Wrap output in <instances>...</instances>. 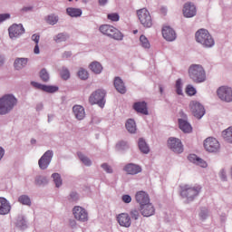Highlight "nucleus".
Wrapping results in <instances>:
<instances>
[{
  "mask_svg": "<svg viewBox=\"0 0 232 232\" xmlns=\"http://www.w3.org/2000/svg\"><path fill=\"white\" fill-rule=\"evenodd\" d=\"M17 106V98L14 94H5L0 98V115H6Z\"/></svg>",
  "mask_w": 232,
  "mask_h": 232,
  "instance_id": "1",
  "label": "nucleus"
},
{
  "mask_svg": "<svg viewBox=\"0 0 232 232\" xmlns=\"http://www.w3.org/2000/svg\"><path fill=\"white\" fill-rule=\"evenodd\" d=\"M180 197H182V198H187L188 202H193V200H195V198H197V197H198L202 187H200V185H196L194 187H191L189 185H183L180 186Z\"/></svg>",
  "mask_w": 232,
  "mask_h": 232,
  "instance_id": "2",
  "label": "nucleus"
},
{
  "mask_svg": "<svg viewBox=\"0 0 232 232\" xmlns=\"http://www.w3.org/2000/svg\"><path fill=\"white\" fill-rule=\"evenodd\" d=\"M188 76L193 82L199 84L206 81V71L200 64H192L188 68Z\"/></svg>",
  "mask_w": 232,
  "mask_h": 232,
  "instance_id": "3",
  "label": "nucleus"
},
{
  "mask_svg": "<svg viewBox=\"0 0 232 232\" xmlns=\"http://www.w3.org/2000/svg\"><path fill=\"white\" fill-rule=\"evenodd\" d=\"M196 41L205 48H211L215 46V40L213 39V36H211L209 32L206 29H199L196 32Z\"/></svg>",
  "mask_w": 232,
  "mask_h": 232,
  "instance_id": "4",
  "label": "nucleus"
},
{
  "mask_svg": "<svg viewBox=\"0 0 232 232\" xmlns=\"http://www.w3.org/2000/svg\"><path fill=\"white\" fill-rule=\"evenodd\" d=\"M101 34L107 35L114 41H122L124 39V34H122L119 29L115 28L113 25L102 24L99 28Z\"/></svg>",
  "mask_w": 232,
  "mask_h": 232,
  "instance_id": "5",
  "label": "nucleus"
},
{
  "mask_svg": "<svg viewBox=\"0 0 232 232\" xmlns=\"http://www.w3.org/2000/svg\"><path fill=\"white\" fill-rule=\"evenodd\" d=\"M105 97L106 91L98 89L90 95L89 102L92 105L97 104L100 106V108H104V105L106 104Z\"/></svg>",
  "mask_w": 232,
  "mask_h": 232,
  "instance_id": "6",
  "label": "nucleus"
},
{
  "mask_svg": "<svg viewBox=\"0 0 232 232\" xmlns=\"http://www.w3.org/2000/svg\"><path fill=\"white\" fill-rule=\"evenodd\" d=\"M137 15L140 24H142L144 28H151V26H153V20L151 19V14L148 9L142 8L138 10Z\"/></svg>",
  "mask_w": 232,
  "mask_h": 232,
  "instance_id": "7",
  "label": "nucleus"
},
{
  "mask_svg": "<svg viewBox=\"0 0 232 232\" xmlns=\"http://www.w3.org/2000/svg\"><path fill=\"white\" fill-rule=\"evenodd\" d=\"M204 148L208 153H217V151H220V143L217 139L208 137L204 140Z\"/></svg>",
  "mask_w": 232,
  "mask_h": 232,
  "instance_id": "8",
  "label": "nucleus"
},
{
  "mask_svg": "<svg viewBox=\"0 0 232 232\" xmlns=\"http://www.w3.org/2000/svg\"><path fill=\"white\" fill-rule=\"evenodd\" d=\"M189 108L192 115H194L196 119H201L206 114L204 105L198 102H191L189 103Z\"/></svg>",
  "mask_w": 232,
  "mask_h": 232,
  "instance_id": "9",
  "label": "nucleus"
},
{
  "mask_svg": "<svg viewBox=\"0 0 232 232\" xmlns=\"http://www.w3.org/2000/svg\"><path fill=\"white\" fill-rule=\"evenodd\" d=\"M218 97L224 102H232V89L227 86H221L217 91Z\"/></svg>",
  "mask_w": 232,
  "mask_h": 232,
  "instance_id": "10",
  "label": "nucleus"
},
{
  "mask_svg": "<svg viewBox=\"0 0 232 232\" xmlns=\"http://www.w3.org/2000/svg\"><path fill=\"white\" fill-rule=\"evenodd\" d=\"M52 159H53V150L45 151L38 160V166L40 169H48V167L52 162Z\"/></svg>",
  "mask_w": 232,
  "mask_h": 232,
  "instance_id": "11",
  "label": "nucleus"
},
{
  "mask_svg": "<svg viewBox=\"0 0 232 232\" xmlns=\"http://www.w3.org/2000/svg\"><path fill=\"white\" fill-rule=\"evenodd\" d=\"M9 37L10 39H17V37H21L23 34H24V27L23 24H13L9 28Z\"/></svg>",
  "mask_w": 232,
  "mask_h": 232,
  "instance_id": "12",
  "label": "nucleus"
},
{
  "mask_svg": "<svg viewBox=\"0 0 232 232\" xmlns=\"http://www.w3.org/2000/svg\"><path fill=\"white\" fill-rule=\"evenodd\" d=\"M72 215L79 222H88V211H86L82 207H74L72 208Z\"/></svg>",
  "mask_w": 232,
  "mask_h": 232,
  "instance_id": "13",
  "label": "nucleus"
},
{
  "mask_svg": "<svg viewBox=\"0 0 232 232\" xmlns=\"http://www.w3.org/2000/svg\"><path fill=\"white\" fill-rule=\"evenodd\" d=\"M168 148L171 150L174 153H182L184 151V146H182V141L177 138H169L168 140Z\"/></svg>",
  "mask_w": 232,
  "mask_h": 232,
  "instance_id": "14",
  "label": "nucleus"
},
{
  "mask_svg": "<svg viewBox=\"0 0 232 232\" xmlns=\"http://www.w3.org/2000/svg\"><path fill=\"white\" fill-rule=\"evenodd\" d=\"M31 84L34 88H36V90H42V92H45L46 93H55L59 92V87L55 85H44L37 82H31Z\"/></svg>",
  "mask_w": 232,
  "mask_h": 232,
  "instance_id": "15",
  "label": "nucleus"
},
{
  "mask_svg": "<svg viewBox=\"0 0 232 232\" xmlns=\"http://www.w3.org/2000/svg\"><path fill=\"white\" fill-rule=\"evenodd\" d=\"M179 114L183 117V119H179V129L181 131H184V133H191L193 128H191V124L186 120L188 116L183 111H180Z\"/></svg>",
  "mask_w": 232,
  "mask_h": 232,
  "instance_id": "16",
  "label": "nucleus"
},
{
  "mask_svg": "<svg viewBox=\"0 0 232 232\" xmlns=\"http://www.w3.org/2000/svg\"><path fill=\"white\" fill-rule=\"evenodd\" d=\"M184 17H195L197 15V7L191 2L186 3L183 7Z\"/></svg>",
  "mask_w": 232,
  "mask_h": 232,
  "instance_id": "17",
  "label": "nucleus"
},
{
  "mask_svg": "<svg viewBox=\"0 0 232 232\" xmlns=\"http://www.w3.org/2000/svg\"><path fill=\"white\" fill-rule=\"evenodd\" d=\"M117 221L121 227H130L131 226V218L128 213H121L118 215Z\"/></svg>",
  "mask_w": 232,
  "mask_h": 232,
  "instance_id": "18",
  "label": "nucleus"
},
{
  "mask_svg": "<svg viewBox=\"0 0 232 232\" xmlns=\"http://www.w3.org/2000/svg\"><path fill=\"white\" fill-rule=\"evenodd\" d=\"M162 35L169 42H173L177 39V33L170 26H164L162 28Z\"/></svg>",
  "mask_w": 232,
  "mask_h": 232,
  "instance_id": "19",
  "label": "nucleus"
},
{
  "mask_svg": "<svg viewBox=\"0 0 232 232\" xmlns=\"http://www.w3.org/2000/svg\"><path fill=\"white\" fill-rule=\"evenodd\" d=\"M140 211L143 217H153L155 215V207L151 203H147L140 206Z\"/></svg>",
  "mask_w": 232,
  "mask_h": 232,
  "instance_id": "20",
  "label": "nucleus"
},
{
  "mask_svg": "<svg viewBox=\"0 0 232 232\" xmlns=\"http://www.w3.org/2000/svg\"><path fill=\"white\" fill-rule=\"evenodd\" d=\"M136 202L140 206H144L145 204H150V195L145 191H139L135 195Z\"/></svg>",
  "mask_w": 232,
  "mask_h": 232,
  "instance_id": "21",
  "label": "nucleus"
},
{
  "mask_svg": "<svg viewBox=\"0 0 232 232\" xmlns=\"http://www.w3.org/2000/svg\"><path fill=\"white\" fill-rule=\"evenodd\" d=\"M124 171H126L128 175H137L142 171V168L137 164L129 163L124 167Z\"/></svg>",
  "mask_w": 232,
  "mask_h": 232,
  "instance_id": "22",
  "label": "nucleus"
},
{
  "mask_svg": "<svg viewBox=\"0 0 232 232\" xmlns=\"http://www.w3.org/2000/svg\"><path fill=\"white\" fill-rule=\"evenodd\" d=\"M72 113L77 121H82L86 117V111L82 105H74L72 107Z\"/></svg>",
  "mask_w": 232,
  "mask_h": 232,
  "instance_id": "23",
  "label": "nucleus"
},
{
  "mask_svg": "<svg viewBox=\"0 0 232 232\" xmlns=\"http://www.w3.org/2000/svg\"><path fill=\"white\" fill-rule=\"evenodd\" d=\"M133 110L137 113H141L142 115H148V103L146 102H137L133 104Z\"/></svg>",
  "mask_w": 232,
  "mask_h": 232,
  "instance_id": "24",
  "label": "nucleus"
},
{
  "mask_svg": "<svg viewBox=\"0 0 232 232\" xmlns=\"http://www.w3.org/2000/svg\"><path fill=\"white\" fill-rule=\"evenodd\" d=\"M11 209L10 202L5 198H0V215H8Z\"/></svg>",
  "mask_w": 232,
  "mask_h": 232,
  "instance_id": "25",
  "label": "nucleus"
},
{
  "mask_svg": "<svg viewBox=\"0 0 232 232\" xmlns=\"http://www.w3.org/2000/svg\"><path fill=\"white\" fill-rule=\"evenodd\" d=\"M26 64H28V58H15L14 62V68L19 72L23 70V68H26Z\"/></svg>",
  "mask_w": 232,
  "mask_h": 232,
  "instance_id": "26",
  "label": "nucleus"
},
{
  "mask_svg": "<svg viewBox=\"0 0 232 232\" xmlns=\"http://www.w3.org/2000/svg\"><path fill=\"white\" fill-rule=\"evenodd\" d=\"M114 88L119 92V93L124 94L126 93V86L124 85V82L121 77L114 78Z\"/></svg>",
  "mask_w": 232,
  "mask_h": 232,
  "instance_id": "27",
  "label": "nucleus"
},
{
  "mask_svg": "<svg viewBox=\"0 0 232 232\" xmlns=\"http://www.w3.org/2000/svg\"><path fill=\"white\" fill-rule=\"evenodd\" d=\"M188 159L190 162H193L194 164H197L198 166H200L201 168H208V163L204 160L198 158L195 154H190L188 157Z\"/></svg>",
  "mask_w": 232,
  "mask_h": 232,
  "instance_id": "28",
  "label": "nucleus"
},
{
  "mask_svg": "<svg viewBox=\"0 0 232 232\" xmlns=\"http://www.w3.org/2000/svg\"><path fill=\"white\" fill-rule=\"evenodd\" d=\"M48 177L46 176L37 175L34 177V186L44 188V186L48 185Z\"/></svg>",
  "mask_w": 232,
  "mask_h": 232,
  "instance_id": "29",
  "label": "nucleus"
},
{
  "mask_svg": "<svg viewBox=\"0 0 232 232\" xmlns=\"http://www.w3.org/2000/svg\"><path fill=\"white\" fill-rule=\"evenodd\" d=\"M66 14L70 17H81V15H82V9L75 7H67Z\"/></svg>",
  "mask_w": 232,
  "mask_h": 232,
  "instance_id": "30",
  "label": "nucleus"
},
{
  "mask_svg": "<svg viewBox=\"0 0 232 232\" xmlns=\"http://www.w3.org/2000/svg\"><path fill=\"white\" fill-rule=\"evenodd\" d=\"M138 146L141 153H144L145 155H148V153H150V146H148V143H146V140L144 139H139Z\"/></svg>",
  "mask_w": 232,
  "mask_h": 232,
  "instance_id": "31",
  "label": "nucleus"
},
{
  "mask_svg": "<svg viewBox=\"0 0 232 232\" xmlns=\"http://www.w3.org/2000/svg\"><path fill=\"white\" fill-rule=\"evenodd\" d=\"M125 128L129 131V133H136L137 132V123H135V120L129 119L125 123Z\"/></svg>",
  "mask_w": 232,
  "mask_h": 232,
  "instance_id": "32",
  "label": "nucleus"
},
{
  "mask_svg": "<svg viewBox=\"0 0 232 232\" xmlns=\"http://www.w3.org/2000/svg\"><path fill=\"white\" fill-rule=\"evenodd\" d=\"M89 68L93 72V73H96L97 75H99V73H102V64H101L99 62H92L89 65Z\"/></svg>",
  "mask_w": 232,
  "mask_h": 232,
  "instance_id": "33",
  "label": "nucleus"
},
{
  "mask_svg": "<svg viewBox=\"0 0 232 232\" xmlns=\"http://www.w3.org/2000/svg\"><path fill=\"white\" fill-rule=\"evenodd\" d=\"M70 39V34L68 33H59L55 36H53V41L56 43H66Z\"/></svg>",
  "mask_w": 232,
  "mask_h": 232,
  "instance_id": "34",
  "label": "nucleus"
},
{
  "mask_svg": "<svg viewBox=\"0 0 232 232\" xmlns=\"http://www.w3.org/2000/svg\"><path fill=\"white\" fill-rule=\"evenodd\" d=\"M222 137L224 140L232 144V127L227 128V130L222 131Z\"/></svg>",
  "mask_w": 232,
  "mask_h": 232,
  "instance_id": "35",
  "label": "nucleus"
},
{
  "mask_svg": "<svg viewBox=\"0 0 232 232\" xmlns=\"http://www.w3.org/2000/svg\"><path fill=\"white\" fill-rule=\"evenodd\" d=\"M77 156H78L79 160H81V162H82V164H84V166H87V167L92 166V160H90V158H88V156L84 155L81 151L77 152Z\"/></svg>",
  "mask_w": 232,
  "mask_h": 232,
  "instance_id": "36",
  "label": "nucleus"
},
{
  "mask_svg": "<svg viewBox=\"0 0 232 232\" xmlns=\"http://www.w3.org/2000/svg\"><path fill=\"white\" fill-rule=\"evenodd\" d=\"M18 202L23 206H32V199L28 195H22L18 198Z\"/></svg>",
  "mask_w": 232,
  "mask_h": 232,
  "instance_id": "37",
  "label": "nucleus"
},
{
  "mask_svg": "<svg viewBox=\"0 0 232 232\" xmlns=\"http://www.w3.org/2000/svg\"><path fill=\"white\" fill-rule=\"evenodd\" d=\"M140 44L142 48H145V50H150V48L151 47V44H150V40H148V38L144 34H141L140 36Z\"/></svg>",
  "mask_w": 232,
  "mask_h": 232,
  "instance_id": "38",
  "label": "nucleus"
},
{
  "mask_svg": "<svg viewBox=\"0 0 232 232\" xmlns=\"http://www.w3.org/2000/svg\"><path fill=\"white\" fill-rule=\"evenodd\" d=\"M40 79L43 82H48L50 81V72H48L46 68H43L40 71Z\"/></svg>",
  "mask_w": 232,
  "mask_h": 232,
  "instance_id": "39",
  "label": "nucleus"
},
{
  "mask_svg": "<svg viewBox=\"0 0 232 232\" xmlns=\"http://www.w3.org/2000/svg\"><path fill=\"white\" fill-rule=\"evenodd\" d=\"M52 179H53L56 188H60L61 186H63V178H61V174L53 173Z\"/></svg>",
  "mask_w": 232,
  "mask_h": 232,
  "instance_id": "40",
  "label": "nucleus"
},
{
  "mask_svg": "<svg viewBox=\"0 0 232 232\" xmlns=\"http://www.w3.org/2000/svg\"><path fill=\"white\" fill-rule=\"evenodd\" d=\"M129 217H130L132 220H139V217H140V208L130 209Z\"/></svg>",
  "mask_w": 232,
  "mask_h": 232,
  "instance_id": "41",
  "label": "nucleus"
},
{
  "mask_svg": "<svg viewBox=\"0 0 232 232\" xmlns=\"http://www.w3.org/2000/svg\"><path fill=\"white\" fill-rule=\"evenodd\" d=\"M46 23L52 25L57 24V23H59V16L55 14H49L46 18Z\"/></svg>",
  "mask_w": 232,
  "mask_h": 232,
  "instance_id": "42",
  "label": "nucleus"
},
{
  "mask_svg": "<svg viewBox=\"0 0 232 232\" xmlns=\"http://www.w3.org/2000/svg\"><path fill=\"white\" fill-rule=\"evenodd\" d=\"M77 75L79 79L82 81H86L89 77L88 71H86L84 68H80V70L77 72Z\"/></svg>",
  "mask_w": 232,
  "mask_h": 232,
  "instance_id": "43",
  "label": "nucleus"
},
{
  "mask_svg": "<svg viewBox=\"0 0 232 232\" xmlns=\"http://www.w3.org/2000/svg\"><path fill=\"white\" fill-rule=\"evenodd\" d=\"M17 227H20L21 229H26V219H24V217L19 216L16 221Z\"/></svg>",
  "mask_w": 232,
  "mask_h": 232,
  "instance_id": "44",
  "label": "nucleus"
},
{
  "mask_svg": "<svg viewBox=\"0 0 232 232\" xmlns=\"http://www.w3.org/2000/svg\"><path fill=\"white\" fill-rule=\"evenodd\" d=\"M79 193L76 191H72L68 196V201L72 203L79 202Z\"/></svg>",
  "mask_w": 232,
  "mask_h": 232,
  "instance_id": "45",
  "label": "nucleus"
},
{
  "mask_svg": "<svg viewBox=\"0 0 232 232\" xmlns=\"http://www.w3.org/2000/svg\"><path fill=\"white\" fill-rule=\"evenodd\" d=\"M130 148V145L126 141H120L116 144V150L118 151H126Z\"/></svg>",
  "mask_w": 232,
  "mask_h": 232,
  "instance_id": "46",
  "label": "nucleus"
},
{
  "mask_svg": "<svg viewBox=\"0 0 232 232\" xmlns=\"http://www.w3.org/2000/svg\"><path fill=\"white\" fill-rule=\"evenodd\" d=\"M60 75L63 81H68V79H70V70L66 67H63L60 72Z\"/></svg>",
  "mask_w": 232,
  "mask_h": 232,
  "instance_id": "47",
  "label": "nucleus"
},
{
  "mask_svg": "<svg viewBox=\"0 0 232 232\" xmlns=\"http://www.w3.org/2000/svg\"><path fill=\"white\" fill-rule=\"evenodd\" d=\"M209 217V210L207 208H201L199 212V218L201 220H206Z\"/></svg>",
  "mask_w": 232,
  "mask_h": 232,
  "instance_id": "48",
  "label": "nucleus"
},
{
  "mask_svg": "<svg viewBox=\"0 0 232 232\" xmlns=\"http://www.w3.org/2000/svg\"><path fill=\"white\" fill-rule=\"evenodd\" d=\"M176 93L178 95H183V92H182V80L181 79H178L176 81Z\"/></svg>",
  "mask_w": 232,
  "mask_h": 232,
  "instance_id": "49",
  "label": "nucleus"
},
{
  "mask_svg": "<svg viewBox=\"0 0 232 232\" xmlns=\"http://www.w3.org/2000/svg\"><path fill=\"white\" fill-rule=\"evenodd\" d=\"M101 168L103 169V171L107 173H113V169L108 163H102Z\"/></svg>",
  "mask_w": 232,
  "mask_h": 232,
  "instance_id": "50",
  "label": "nucleus"
},
{
  "mask_svg": "<svg viewBox=\"0 0 232 232\" xmlns=\"http://www.w3.org/2000/svg\"><path fill=\"white\" fill-rule=\"evenodd\" d=\"M186 92H187L188 95L192 96L197 93V89H195V87H193L192 85H188Z\"/></svg>",
  "mask_w": 232,
  "mask_h": 232,
  "instance_id": "51",
  "label": "nucleus"
},
{
  "mask_svg": "<svg viewBox=\"0 0 232 232\" xmlns=\"http://www.w3.org/2000/svg\"><path fill=\"white\" fill-rule=\"evenodd\" d=\"M108 19H110L111 21H114L117 22L120 19L119 14L117 13H113V14H109L107 15Z\"/></svg>",
  "mask_w": 232,
  "mask_h": 232,
  "instance_id": "52",
  "label": "nucleus"
},
{
  "mask_svg": "<svg viewBox=\"0 0 232 232\" xmlns=\"http://www.w3.org/2000/svg\"><path fill=\"white\" fill-rule=\"evenodd\" d=\"M121 200L125 204H130V202H131V196L125 194L121 197Z\"/></svg>",
  "mask_w": 232,
  "mask_h": 232,
  "instance_id": "53",
  "label": "nucleus"
},
{
  "mask_svg": "<svg viewBox=\"0 0 232 232\" xmlns=\"http://www.w3.org/2000/svg\"><path fill=\"white\" fill-rule=\"evenodd\" d=\"M7 19H10V14H0V23H5V21H7Z\"/></svg>",
  "mask_w": 232,
  "mask_h": 232,
  "instance_id": "54",
  "label": "nucleus"
},
{
  "mask_svg": "<svg viewBox=\"0 0 232 232\" xmlns=\"http://www.w3.org/2000/svg\"><path fill=\"white\" fill-rule=\"evenodd\" d=\"M219 177H220L221 180H223V182H226V180H227V176L226 175L225 169L220 170Z\"/></svg>",
  "mask_w": 232,
  "mask_h": 232,
  "instance_id": "55",
  "label": "nucleus"
},
{
  "mask_svg": "<svg viewBox=\"0 0 232 232\" xmlns=\"http://www.w3.org/2000/svg\"><path fill=\"white\" fill-rule=\"evenodd\" d=\"M31 39L35 43V44H39V40L41 39V36L34 34L32 35Z\"/></svg>",
  "mask_w": 232,
  "mask_h": 232,
  "instance_id": "56",
  "label": "nucleus"
},
{
  "mask_svg": "<svg viewBox=\"0 0 232 232\" xmlns=\"http://www.w3.org/2000/svg\"><path fill=\"white\" fill-rule=\"evenodd\" d=\"M69 226L72 229H75V227H77V221H75V219H69Z\"/></svg>",
  "mask_w": 232,
  "mask_h": 232,
  "instance_id": "57",
  "label": "nucleus"
},
{
  "mask_svg": "<svg viewBox=\"0 0 232 232\" xmlns=\"http://www.w3.org/2000/svg\"><path fill=\"white\" fill-rule=\"evenodd\" d=\"M63 59H68V57H72V52L71 51H65L63 53V56H62Z\"/></svg>",
  "mask_w": 232,
  "mask_h": 232,
  "instance_id": "58",
  "label": "nucleus"
},
{
  "mask_svg": "<svg viewBox=\"0 0 232 232\" xmlns=\"http://www.w3.org/2000/svg\"><path fill=\"white\" fill-rule=\"evenodd\" d=\"M34 10V6H25L22 8V12H32Z\"/></svg>",
  "mask_w": 232,
  "mask_h": 232,
  "instance_id": "59",
  "label": "nucleus"
},
{
  "mask_svg": "<svg viewBox=\"0 0 232 232\" xmlns=\"http://www.w3.org/2000/svg\"><path fill=\"white\" fill-rule=\"evenodd\" d=\"M43 108H44V105L43 104V102L38 103L36 105V111H41Z\"/></svg>",
  "mask_w": 232,
  "mask_h": 232,
  "instance_id": "60",
  "label": "nucleus"
},
{
  "mask_svg": "<svg viewBox=\"0 0 232 232\" xmlns=\"http://www.w3.org/2000/svg\"><path fill=\"white\" fill-rule=\"evenodd\" d=\"M34 53L37 55L40 53V50H39V44H35L34 49Z\"/></svg>",
  "mask_w": 232,
  "mask_h": 232,
  "instance_id": "61",
  "label": "nucleus"
},
{
  "mask_svg": "<svg viewBox=\"0 0 232 232\" xmlns=\"http://www.w3.org/2000/svg\"><path fill=\"white\" fill-rule=\"evenodd\" d=\"M4 157H5V149L3 147H0V160H3Z\"/></svg>",
  "mask_w": 232,
  "mask_h": 232,
  "instance_id": "62",
  "label": "nucleus"
},
{
  "mask_svg": "<svg viewBox=\"0 0 232 232\" xmlns=\"http://www.w3.org/2000/svg\"><path fill=\"white\" fill-rule=\"evenodd\" d=\"M108 4V0H99L100 6H104Z\"/></svg>",
  "mask_w": 232,
  "mask_h": 232,
  "instance_id": "63",
  "label": "nucleus"
},
{
  "mask_svg": "<svg viewBox=\"0 0 232 232\" xmlns=\"http://www.w3.org/2000/svg\"><path fill=\"white\" fill-rule=\"evenodd\" d=\"M5 64V56L0 55V66H3Z\"/></svg>",
  "mask_w": 232,
  "mask_h": 232,
  "instance_id": "64",
  "label": "nucleus"
}]
</instances>
